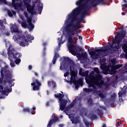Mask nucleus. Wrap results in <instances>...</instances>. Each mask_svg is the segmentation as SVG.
<instances>
[{
	"label": "nucleus",
	"mask_w": 127,
	"mask_h": 127,
	"mask_svg": "<svg viewBox=\"0 0 127 127\" xmlns=\"http://www.w3.org/2000/svg\"><path fill=\"white\" fill-rule=\"evenodd\" d=\"M122 31L121 34H118L117 36H115V40L117 42L115 44V46L113 45L110 46H105L104 49L101 48L100 49H95V51H91V50H88V52H89V55L91 57H94V56H100L102 54V52H104L105 53H108L110 50H114V51H118L120 48H121V46L120 44L122 42V38H121V35L122 36V37L124 38L126 35H127V31H124V26H122L121 27Z\"/></svg>",
	"instance_id": "nucleus-1"
},
{
	"label": "nucleus",
	"mask_w": 127,
	"mask_h": 127,
	"mask_svg": "<svg viewBox=\"0 0 127 127\" xmlns=\"http://www.w3.org/2000/svg\"><path fill=\"white\" fill-rule=\"evenodd\" d=\"M4 74H3V69H1L0 70V84L1 85H5L6 83L9 84L10 87L6 86L5 87V90H3V86L2 85H0V93H1L2 95H5V96H8V93H10L12 90V87L14 86V82L15 81V79H12V73L9 70H4Z\"/></svg>",
	"instance_id": "nucleus-2"
},
{
	"label": "nucleus",
	"mask_w": 127,
	"mask_h": 127,
	"mask_svg": "<svg viewBox=\"0 0 127 127\" xmlns=\"http://www.w3.org/2000/svg\"><path fill=\"white\" fill-rule=\"evenodd\" d=\"M10 29L12 33H15L14 35L15 40H16V41L19 40L20 46L24 47L28 44V41L33 40L34 39V37H33V36L26 32L25 35L21 36V33H20V31L18 30V27H17L15 24H12L10 27Z\"/></svg>",
	"instance_id": "nucleus-3"
},
{
	"label": "nucleus",
	"mask_w": 127,
	"mask_h": 127,
	"mask_svg": "<svg viewBox=\"0 0 127 127\" xmlns=\"http://www.w3.org/2000/svg\"><path fill=\"white\" fill-rule=\"evenodd\" d=\"M87 84H88L91 88H84L83 91L85 93H87V94H90L91 92L93 93V94H95L97 93V86L99 88H103V87H105V81L103 79H102V75H97L94 79H92V78L89 77L87 80H86Z\"/></svg>",
	"instance_id": "nucleus-4"
},
{
	"label": "nucleus",
	"mask_w": 127,
	"mask_h": 127,
	"mask_svg": "<svg viewBox=\"0 0 127 127\" xmlns=\"http://www.w3.org/2000/svg\"><path fill=\"white\" fill-rule=\"evenodd\" d=\"M76 5H78V7L74 8L72 12L69 14L70 15L77 17L82 10H84L81 15L84 16L88 13V10H91L92 6L91 5H87V0H79L76 2Z\"/></svg>",
	"instance_id": "nucleus-5"
},
{
	"label": "nucleus",
	"mask_w": 127,
	"mask_h": 127,
	"mask_svg": "<svg viewBox=\"0 0 127 127\" xmlns=\"http://www.w3.org/2000/svg\"><path fill=\"white\" fill-rule=\"evenodd\" d=\"M67 48L69 51H70L72 55H75V52H80L81 51V47L77 44H74L73 42V40L72 37L68 36Z\"/></svg>",
	"instance_id": "nucleus-6"
},
{
	"label": "nucleus",
	"mask_w": 127,
	"mask_h": 127,
	"mask_svg": "<svg viewBox=\"0 0 127 127\" xmlns=\"http://www.w3.org/2000/svg\"><path fill=\"white\" fill-rule=\"evenodd\" d=\"M77 20V17H74V16H72V15H68V17L67 19L65 21V23H68L66 24L69 27H70L75 31H77L81 28V27L79 26V25H77L76 24H74V22ZM69 21H70L69 22Z\"/></svg>",
	"instance_id": "nucleus-7"
},
{
	"label": "nucleus",
	"mask_w": 127,
	"mask_h": 127,
	"mask_svg": "<svg viewBox=\"0 0 127 127\" xmlns=\"http://www.w3.org/2000/svg\"><path fill=\"white\" fill-rule=\"evenodd\" d=\"M70 71L71 73V77H70V82L73 83L75 85V89H78L79 88V85L80 86L83 85V81L82 80H76V74H75V71L72 70V66H70Z\"/></svg>",
	"instance_id": "nucleus-8"
},
{
	"label": "nucleus",
	"mask_w": 127,
	"mask_h": 127,
	"mask_svg": "<svg viewBox=\"0 0 127 127\" xmlns=\"http://www.w3.org/2000/svg\"><path fill=\"white\" fill-rule=\"evenodd\" d=\"M55 98L57 99L59 98V101H60V110L63 111L65 109V107L67 105L68 101L67 100L63 99L64 98V94L61 93L55 94Z\"/></svg>",
	"instance_id": "nucleus-9"
},
{
	"label": "nucleus",
	"mask_w": 127,
	"mask_h": 127,
	"mask_svg": "<svg viewBox=\"0 0 127 127\" xmlns=\"http://www.w3.org/2000/svg\"><path fill=\"white\" fill-rule=\"evenodd\" d=\"M24 2V4L26 5V7L27 8V11L29 13H31V14H35L36 12L35 11V5H31L29 4L30 2V0H23Z\"/></svg>",
	"instance_id": "nucleus-10"
},
{
	"label": "nucleus",
	"mask_w": 127,
	"mask_h": 127,
	"mask_svg": "<svg viewBox=\"0 0 127 127\" xmlns=\"http://www.w3.org/2000/svg\"><path fill=\"white\" fill-rule=\"evenodd\" d=\"M31 85L33 86V91H39L40 86H41V82H40L38 79H36L33 80V83H32Z\"/></svg>",
	"instance_id": "nucleus-11"
},
{
	"label": "nucleus",
	"mask_w": 127,
	"mask_h": 127,
	"mask_svg": "<svg viewBox=\"0 0 127 127\" xmlns=\"http://www.w3.org/2000/svg\"><path fill=\"white\" fill-rule=\"evenodd\" d=\"M65 29L68 36H70V37H74V36H75V34L74 32L76 31L74 30V29L71 28V27H69V26L66 25Z\"/></svg>",
	"instance_id": "nucleus-12"
},
{
	"label": "nucleus",
	"mask_w": 127,
	"mask_h": 127,
	"mask_svg": "<svg viewBox=\"0 0 127 127\" xmlns=\"http://www.w3.org/2000/svg\"><path fill=\"white\" fill-rule=\"evenodd\" d=\"M104 0H97V2H96V0H90L91 6L96 7L99 3H104Z\"/></svg>",
	"instance_id": "nucleus-13"
},
{
	"label": "nucleus",
	"mask_w": 127,
	"mask_h": 127,
	"mask_svg": "<svg viewBox=\"0 0 127 127\" xmlns=\"http://www.w3.org/2000/svg\"><path fill=\"white\" fill-rule=\"evenodd\" d=\"M17 0H12V5L14 8V9L17 10L21 7V3L15 2Z\"/></svg>",
	"instance_id": "nucleus-14"
},
{
	"label": "nucleus",
	"mask_w": 127,
	"mask_h": 127,
	"mask_svg": "<svg viewBox=\"0 0 127 127\" xmlns=\"http://www.w3.org/2000/svg\"><path fill=\"white\" fill-rule=\"evenodd\" d=\"M116 68L113 66H111V69H110V68L107 67L106 69V74H108V72H109V73L111 74L112 75H115V74H116Z\"/></svg>",
	"instance_id": "nucleus-15"
},
{
	"label": "nucleus",
	"mask_w": 127,
	"mask_h": 127,
	"mask_svg": "<svg viewBox=\"0 0 127 127\" xmlns=\"http://www.w3.org/2000/svg\"><path fill=\"white\" fill-rule=\"evenodd\" d=\"M7 14H8V16H9V17H12V16H13V15H15V14H16V12H15V11H14L13 10H11V11L9 9H7Z\"/></svg>",
	"instance_id": "nucleus-16"
},
{
	"label": "nucleus",
	"mask_w": 127,
	"mask_h": 127,
	"mask_svg": "<svg viewBox=\"0 0 127 127\" xmlns=\"http://www.w3.org/2000/svg\"><path fill=\"white\" fill-rule=\"evenodd\" d=\"M60 57V55L58 53H55V55L53 57V59L52 60L53 64H54L55 63H56V61L57 60L58 58H59Z\"/></svg>",
	"instance_id": "nucleus-17"
},
{
	"label": "nucleus",
	"mask_w": 127,
	"mask_h": 127,
	"mask_svg": "<svg viewBox=\"0 0 127 127\" xmlns=\"http://www.w3.org/2000/svg\"><path fill=\"white\" fill-rule=\"evenodd\" d=\"M64 60L66 62H69V64H70L71 66H74V65H75V63H74V62H73V61L69 58H65Z\"/></svg>",
	"instance_id": "nucleus-18"
},
{
	"label": "nucleus",
	"mask_w": 127,
	"mask_h": 127,
	"mask_svg": "<svg viewBox=\"0 0 127 127\" xmlns=\"http://www.w3.org/2000/svg\"><path fill=\"white\" fill-rule=\"evenodd\" d=\"M38 10H39L40 13L39 14H41V11H42V9H43V4L42 3L39 2L38 3Z\"/></svg>",
	"instance_id": "nucleus-19"
},
{
	"label": "nucleus",
	"mask_w": 127,
	"mask_h": 127,
	"mask_svg": "<svg viewBox=\"0 0 127 127\" xmlns=\"http://www.w3.org/2000/svg\"><path fill=\"white\" fill-rule=\"evenodd\" d=\"M112 65L116 69V70H118V69H119V68H121V64H117V65H115V64H116V62L114 61H112Z\"/></svg>",
	"instance_id": "nucleus-20"
},
{
	"label": "nucleus",
	"mask_w": 127,
	"mask_h": 127,
	"mask_svg": "<svg viewBox=\"0 0 127 127\" xmlns=\"http://www.w3.org/2000/svg\"><path fill=\"white\" fill-rule=\"evenodd\" d=\"M23 112L24 113H31L32 115H34V114H35L34 113V112L32 113V110H30L28 108H23Z\"/></svg>",
	"instance_id": "nucleus-21"
},
{
	"label": "nucleus",
	"mask_w": 127,
	"mask_h": 127,
	"mask_svg": "<svg viewBox=\"0 0 127 127\" xmlns=\"http://www.w3.org/2000/svg\"><path fill=\"white\" fill-rule=\"evenodd\" d=\"M12 57L14 58V59H18L21 57V55L19 54V53H15L13 54V55L12 56Z\"/></svg>",
	"instance_id": "nucleus-22"
},
{
	"label": "nucleus",
	"mask_w": 127,
	"mask_h": 127,
	"mask_svg": "<svg viewBox=\"0 0 127 127\" xmlns=\"http://www.w3.org/2000/svg\"><path fill=\"white\" fill-rule=\"evenodd\" d=\"M8 59L10 61V65L11 67H14L15 66V64H14V62L12 60V57H8Z\"/></svg>",
	"instance_id": "nucleus-23"
},
{
	"label": "nucleus",
	"mask_w": 127,
	"mask_h": 127,
	"mask_svg": "<svg viewBox=\"0 0 127 127\" xmlns=\"http://www.w3.org/2000/svg\"><path fill=\"white\" fill-rule=\"evenodd\" d=\"M8 57H11L12 58V55L14 54L12 50H10V48L8 49L7 50Z\"/></svg>",
	"instance_id": "nucleus-24"
},
{
	"label": "nucleus",
	"mask_w": 127,
	"mask_h": 127,
	"mask_svg": "<svg viewBox=\"0 0 127 127\" xmlns=\"http://www.w3.org/2000/svg\"><path fill=\"white\" fill-rule=\"evenodd\" d=\"M74 106H75V104H74L73 103H72V102L69 105V107H68V108H67L66 109H65L64 110V111L65 112V113H68V112H69V110H70V109H71V108H73L74 107Z\"/></svg>",
	"instance_id": "nucleus-25"
},
{
	"label": "nucleus",
	"mask_w": 127,
	"mask_h": 127,
	"mask_svg": "<svg viewBox=\"0 0 127 127\" xmlns=\"http://www.w3.org/2000/svg\"><path fill=\"white\" fill-rule=\"evenodd\" d=\"M78 122H79V119H78V118L75 117L73 119L72 123L76 124L78 123Z\"/></svg>",
	"instance_id": "nucleus-26"
},
{
	"label": "nucleus",
	"mask_w": 127,
	"mask_h": 127,
	"mask_svg": "<svg viewBox=\"0 0 127 127\" xmlns=\"http://www.w3.org/2000/svg\"><path fill=\"white\" fill-rule=\"evenodd\" d=\"M90 119L91 121H94V120L97 119V115L95 114H92L90 117Z\"/></svg>",
	"instance_id": "nucleus-27"
},
{
	"label": "nucleus",
	"mask_w": 127,
	"mask_h": 127,
	"mask_svg": "<svg viewBox=\"0 0 127 127\" xmlns=\"http://www.w3.org/2000/svg\"><path fill=\"white\" fill-rule=\"evenodd\" d=\"M122 49H124V52L127 54V44H125L122 46Z\"/></svg>",
	"instance_id": "nucleus-28"
},
{
	"label": "nucleus",
	"mask_w": 127,
	"mask_h": 127,
	"mask_svg": "<svg viewBox=\"0 0 127 127\" xmlns=\"http://www.w3.org/2000/svg\"><path fill=\"white\" fill-rule=\"evenodd\" d=\"M94 71L96 73V74H99L98 76H100V70H99V68L98 67H95L94 68Z\"/></svg>",
	"instance_id": "nucleus-29"
},
{
	"label": "nucleus",
	"mask_w": 127,
	"mask_h": 127,
	"mask_svg": "<svg viewBox=\"0 0 127 127\" xmlns=\"http://www.w3.org/2000/svg\"><path fill=\"white\" fill-rule=\"evenodd\" d=\"M14 61L15 64L18 65V64H19L20 62H21V60H20V59H16Z\"/></svg>",
	"instance_id": "nucleus-30"
},
{
	"label": "nucleus",
	"mask_w": 127,
	"mask_h": 127,
	"mask_svg": "<svg viewBox=\"0 0 127 127\" xmlns=\"http://www.w3.org/2000/svg\"><path fill=\"white\" fill-rule=\"evenodd\" d=\"M21 24V26L24 28H25L27 26V23H26V22H25V21L22 22Z\"/></svg>",
	"instance_id": "nucleus-31"
},
{
	"label": "nucleus",
	"mask_w": 127,
	"mask_h": 127,
	"mask_svg": "<svg viewBox=\"0 0 127 127\" xmlns=\"http://www.w3.org/2000/svg\"><path fill=\"white\" fill-rule=\"evenodd\" d=\"M52 121L54 123H56V122H58V121H59V119L58 118V117H57V116H55V117L53 119H52Z\"/></svg>",
	"instance_id": "nucleus-32"
},
{
	"label": "nucleus",
	"mask_w": 127,
	"mask_h": 127,
	"mask_svg": "<svg viewBox=\"0 0 127 127\" xmlns=\"http://www.w3.org/2000/svg\"><path fill=\"white\" fill-rule=\"evenodd\" d=\"M51 83H52V85L53 86V88H54V89H55L56 88V82H55V81H54V80H51Z\"/></svg>",
	"instance_id": "nucleus-33"
},
{
	"label": "nucleus",
	"mask_w": 127,
	"mask_h": 127,
	"mask_svg": "<svg viewBox=\"0 0 127 127\" xmlns=\"http://www.w3.org/2000/svg\"><path fill=\"white\" fill-rule=\"evenodd\" d=\"M32 18L31 17H28V18H27V22L28 23V24H29L30 23H32Z\"/></svg>",
	"instance_id": "nucleus-34"
},
{
	"label": "nucleus",
	"mask_w": 127,
	"mask_h": 127,
	"mask_svg": "<svg viewBox=\"0 0 127 127\" xmlns=\"http://www.w3.org/2000/svg\"><path fill=\"white\" fill-rule=\"evenodd\" d=\"M87 103L89 105V106H92L93 105V100L92 99H91V98H90L88 101Z\"/></svg>",
	"instance_id": "nucleus-35"
},
{
	"label": "nucleus",
	"mask_w": 127,
	"mask_h": 127,
	"mask_svg": "<svg viewBox=\"0 0 127 127\" xmlns=\"http://www.w3.org/2000/svg\"><path fill=\"white\" fill-rule=\"evenodd\" d=\"M29 24V28H30V30H31V29H33V28H34V25H33V24H32V23H31Z\"/></svg>",
	"instance_id": "nucleus-36"
},
{
	"label": "nucleus",
	"mask_w": 127,
	"mask_h": 127,
	"mask_svg": "<svg viewBox=\"0 0 127 127\" xmlns=\"http://www.w3.org/2000/svg\"><path fill=\"white\" fill-rule=\"evenodd\" d=\"M54 122L52 121V120H51L50 121V122H49L48 125H47V127H52V125H53Z\"/></svg>",
	"instance_id": "nucleus-37"
},
{
	"label": "nucleus",
	"mask_w": 127,
	"mask_h": 127,
	"mask_svg": "<svg viewBox=\"0 0 127 127\" xmlns=\"http://www.w3.org/2000/svg\"><path fill=\"white\" fill-rule=\"evenodd\" d=\"M88 56V54L86 52H84L83 53L81 54V57H84V58H86Z\"/></svg>",
	"instance_id": "nucleus-38"
},
{
	"label": "nucleus",
	"mask_w": 127,
	"mask_h": 127,
	"mask_svg": "<svg viewBox=\"0 0 127 127\" xmlns=\"http://www.w3.org/2000/svg\"><path fill=\"white\" fill-rule=\"evenodd\" d=\"M123 73H127V64H125L124 66V68L123 69Z\"/></svg>",
	"instance_id": "nucleus-39"
},
{
	"label": "nucleus",
	"mask_w": 127,
	"mask_h": 127,
	"mask_svg": "<svg viewBox=\"0 0 127 127\" xmlns=\"http://www.w3.org/2000/svg\"><path fill=\"white\" fill-rule=\"evenodd\" d=\"M76 21H77V22L75 23V24H76L77 25H79L80 24H81L82 23V21L79 19H76Z\"/></svg>",
	"instance_id": "nucleus-40"
},
{
	"label": "nucleus",
	"mask_w": 127,
	"mask_h": 127,
	"mask_svg": "<svg viewBox=\"0 0 127 127\" xmlns=\"http://www.w3.org/2000/svg\"><path fill=\"white\" fill-rule=\"evenodd\" d=\"M88 72L85 71L81 73V75L80 76H82V77H85V76H87L88 75Z\"/></svg>",
	"instance_id": "nucleus-41"
},
{
	"label": "nucleus",
	"mask_w": 127,
	"mask_h": 127,
	"mask_svg": "<svg viewBox=\"0 0 127 127\" xmlns=\"http://www.w3.org/2000/svg\"><path fill=\"white\" fill-rule=\"evenodd\" d=\"M99 97H100V98H101L102 99H104V98H105V95H104V94H103L102 93H99Z\"/></svg>",
	"instance_id": "nucleus-42"
},
{
	"label": "nucleus",
	"mask_w": 127,
	"mask_h": 127,
	"mask_svg": "<svg viewBox=\"0 0 127 127\" xmlns=\"http://www.w3.org/2000/svg\"><path fill=\"white\" fill-rule=\"evenodd\" d=\"M111 97L112 100H113V101L115 100V99H116V94H113L111 95Z\"/></svg>",
	"instance_id": "nucleus-43"
},
{
	"label": "nucleus",
	"mask_w": 127,
	"mask_h": 127,
	"mask_svg": "<svg viewBox=\"0 0 127 127\" xmlns=\"http://www.w3.org/2000/svg\"><path fill=\"white\" fill-rule=\"evenodd\" d=\"M84 124L86 127H90V126H91V125L90 124V123L88 122V121H85Z\"/></svg>",
	"instance_id": "nucleus-44"
},
{
	"label": "nucleus",
	"mask_w": 127,
	"mask_h": 127,
	"mask_svg": "<svg viewBox=\"0 0 127 127\" xmlns=\"http://www.w3.org/2000/svg\"><path fill=\"white\" fill-rule=\"evenodd\" d=\"M119 97H123V95H124V92L123 91H120L118 93Z\"/></svg>",
	"instance_id": "nucleus-45"
},
{
	"label": "nucleus",
	"mask_w": 127,
	"mask_h": 127,
	"mask_svg": "<svg viewBox=\"0 0 127 127\" xmlns=\"http://www.w3.org/2000/svg\"><path fill=\"white\" fill-rule=\"evenodd\" d=\"M4 34L6 36H10V33L9 32V31H7V32H5V33H4Z\"/></svg>",
	"instance_id": "nucleus-46"
},
{
	"label": "nucleus",
	"mask_w": 127,
	"mask_h": 127,
	"mask_svg": "<svg viewBox=\"0 0 127 127\" xmlns=\"http://www.w3.org/2000/svg\"><path fill=\"white\" fill-rule=\"evenodd\" d=\"M85 17L83 15H81V16L80 18L77 17L76 19H78L79 20H81L82 22L83 21V19H84V18Z\"/></svg>",
	"instance_id": "nucleus-47"
},
{
	"label": "nucleus",
	"mask_w": 127,
	"mask_h": 127,
	"mask_svg": "<svg viewBox=\"0 0 127 127\" xmlns=\"http://www.w3.org/2000/svg\"><path fill=\"white\" fill-rule=\"evenodd\" d=\"M120 126H123V124L121 123L120 122H117L116 124V126L117 127H119Z\"/></svg>",
	"instance_id": "nucleus-48"
},
{
	"label": "nucleus",
	"mask_w": 127,
	"mask_h": 127,
	"mask_svg": "<svg viewBox=\"0 0 127 127\" xmlns=\"http://www.w3.org/2000/svg\"><path fill=\"white\" fill-rule=\"evenodd\" d=\"M24 14L26 18H28V17H29V16H28V13H27V12H24Z\"/></svg>",
	"instance_id": "nucleus-49"
},
{
	"label": "nucleus",
	"mask_w": 127,
	"mask_h": 127,
	"mask_svg": "<svg viewBox=\"0 0 127 127\" xmlns=\"http://www.w3.org/2000/svg\"><path fill=\"white\" fill-rule=\"evenodd\" d=\"M83 69L82 68H80L79 69V75H80V76L82 75V73H83Z\"/></svg>",
	"instance_id": "nucleus-50"
},
{
	"label": "nucleus",
	"mask_w": 127,
	"mask_h": 127,
	"mask_svg": "<svg viewBox=\"0 0 127 127\" xmlns=\"http://www.w3.org/2000/svg\"><path fill=\"white\" fill-rule=\"evenodd\" d=\"M97 111L98 112V115H100V114H102V110H100V109H97Z\"/></svg>",
	"instance_id": "nucleus-51"
},
{
	"label": "nucleus",
	"mask_w": 127,
	"mask_h": 127,
	"mask_svg": "<svg viewBox=\"0 0 127 127\" xmlns=\"http://www.w3.org/2000/svg\"><path fill=\"white\" fill-rule=\"evenodd\" d=\"M0 25L1 27H2V26H3V22L1 20H0Z\"/></svg>",
	"instance_id": "nucleus-52"
},
{
	"label": "nucleus",
	"mask_w": 127,
	"mask_h": 127,
	"mask_svg": "<svg viewBox=\"0 0 127 127\" xmlns=\"http://www.w3.org/2000/svg\"><path fill=\"white\" fill-rule=\"evenodd\" d=\"M67 76H69V72L68 71H66L64 74V77H67Z\"/></svg>",
	"instance_id": "nucleus-53"
},
{
	"label": "nucleus",
	"mask_w": 127,
	"mask_h": 127,
	"mask_svg": "<svg viewBox=\"0 0 127 127\" xmlns=\"http://www.w3.org/2000/svg\"><path fill=\"white\" fill-rule=\"evenodd\" d=\"M47 84H48V87H50V86H51V80L50 81H47Z\"/></svg>",
	"instance_id": "nucleus-54"
},
{
	"label": "nucleus",
	"mask_w": 127,
	"mask_h": 127,
	"mask_svg": "<svg viewBox=\"0 0 127 127\" xmlns=\"http://www.w3.org/2000/svg\"><path fill=\"white\" fill-rule=\"evenodd\" d=\"M77 101L76 100V99H75L74 100H73L72 101V102H71L72 104H73L74 105H76V103Z\"/></svg>",
	"instance_id": "nucleus-55"
},
{
	"label": "nucleus",
	"mask_w": 127,
	"mask_h": 127,
	"mask_svg": "<svg viewBox=\"0 0 127 127\" xmlns=\"http://www.w3.org/2000/svg\"><path fill=\"white\" fill-rule=\"evenodd\" d=\"M28 69L29 70H32V66L31 65H29Z\"/></svg>",
	"instance_id": "nucleus-56"
},
{
	"label": "nucleus",
	"mask_w": 127,
	"mask_h": 127,
	"mask_svg": "<svg viewBox=\"0 0 127 127\" xmlns=\"http://www.w3.org/2000/svg\"><path fill=\"white\" fill-rule=\"evenodd\" d=\"M76 31V33H75V36L78 37V36H79V35L78 34V31Z\"/></svg>",
	"instance_id": "nucleus-57"
},
{
	"label": "nucleus",
	"mask_w": 127,
	"mask_h": 127,
	"mask_svg": "<svg viewBox=\"0 0 127 127\" xmlns=\"http://www.w3.org/2000/svg\"><path fill=\"white\" fill-rule=\"evenodd\" d=\"M34 75L35 76H36V77H38V73L36 72H34Z\"/></svg>",
	"instance_id": "nucleus-58"
},
{
	"label": "nucleus",
	"mask_w": 127,
	"mask_h": 127,
	"mask_svg": "<svg viewBox=\"0 0 127 127\" xmlns=\"http://www.w3.org/2000/svg\"><path fill=\"white\" fill-rule=\"evenodd\" d=\"M78 37L79 39H80V40H82L83 39V38L81 36H77Z\"/></svg>",
	"instance_id": "nucleus-59"
},
{
	"label": "nucleus",
	"mask_w": 127,
	"mask_h": 127,
	"mask_svg": "<svg viewBox=\"0 0 127 127\" xmlns=\"http://www.w3.org/2000/svg\"><path fill=\"white\" fill-rule=\"evenodd\" d=\"M122 6H125V7L126 8H127V3L124 4H123V5H122Z\"/></svg>",
	"instance_id": "nucleus-60"
},
{
	"label": "nucleus",
	"mask_w": 127,
	"mask_h": 127,
	"mask_svg": "<svg viewBox=\"0 0 127 127\" xmlns=\"http://www.w3.org/2000/svg\"><path fill=\"white\" fill-rule=\"evenodd\" d=\"M35 110H36V108H35V107H34L32 108L31 111H35Z\"/></svg>",
	"instance_id": "nucleus-61"
},
{
	"label": "nucleus",
	"mask_w": 127,
	"mask_h": 127,
	"mask_svg": "<svg viewBox=\"0 0 127 127\" xmlns=\"http://www.w3.org/2000/svg\"><path fill=\"white\" fill-rule=\"evenodd\" d=\"M102 127H107V125H106V124H103Z\"/></svg>",
	"instance_id": "nucleus-62"
},
{
	"label": "nucleus",
	"mask_w": 127,
	"mask_h": 127,
	"mask_svg": "<svg viewBox=\"0 0 127 127\" xmlns=\"http://www.w3.org/2000/svg\"><path fill=\"white\" fill-rule=\"evenodd\" d=\"M0 1L1 2H5L6 0H0Z\"/></svg>",
	"instance_id": "nucleus-63"
},
{
	"label": "nucleus",
	"mask_w": 127,
	"mask_h": 127,
	"mask_svg": "<svg viewBox=\"0 0 127 127\" xmlns=\"http://www.w3.org/2000/svg\"><path fill=\"white\" fill-rule=\"evenodd\" d=\"M124 56H125V58H126V59H127V54H125Z\"/></svg>",
	"instance_id": "nucleus-64"
}]
</instances>
